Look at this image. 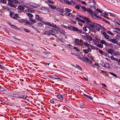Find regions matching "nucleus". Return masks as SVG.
Masks as SVG:
<instances>
[{
    "label": "nucleus",
    "mask_w": 120,
    "mask_h": 120,
    "mask_svg": "<svg viewBox=\"0 0 120 120\" xmlns=\"http://www.w3.org/2000/svg\"><path fill=\"white\" fill-rule=\"evenodd\" d=\"M88 25L90 30L94 33H96L97 30L99 31L100 30H105V29L102 26L95 22H91Z\"/></svg>",
    "instance_id": "1"
},
{
    "label": "nucleus",
    "mask_w": 120,
    "mask_h": 120,
    "mask_svg": "<svg viewBox=\"0 0 120 120\" xmlns=\"http://www.w3.org/2000/svg\"><path fill=\"white\" fill-rule=\"evenodd\" d=\"M10 16L12 18L18 20V21L21 23H24L26 24L30 25L31 23L29 22L26 20L23 19H19V18L18 15L17 14H15L13 12H10Z\"/></svg>",
    "instance_id": "2"
},
{
    "label": "nucleus",
    "mask_w": 120,
    "mask_h": 120,
    "mask_svg": "<svg viewBox=\"0 0 120 120\" xmlns=\"http://www.w3.org/2000/svg\"><path fill=\"white\" fill-rule=\"evenodd\" d=\"M26 5H24L23 6L24 7L27 8H36L39 6L38 5L32 2H30L29 4H27Z\"/></svg>",
    "instance_id": "3"
},
{
    "label": "nucleus",
    "mask_w": 120,
    "mask_h": 120,
    "mask_svg": "<svg viewBox=\"0 0 120 120\" xmlns=\"http://www.w3.org/2000/svg\"><path fill=\"white\" fill-rule=\"evenodd\" d=\"M75 42L77 45L80 46H81L83 45V41L81 40H79L78 38L75 39Z\"/></svg>",
    "instance_id": "4"
},
{
    "label": "nucleus",
    "mask_w": 120,
    "mask_h": 120,
    "mask_svg": "<svg viewBox=\"0 0 120 120\" xmlns=\"http://www.w3.org/2000/svg\"><path fill=\"white\" fill-rule=\"evenodd\" d=\"M9 5L12 7H14V5L13 4V2L15 4H17L18 3V1L17 0H8Z\"/></svg>",
    "instance_id": "5"
},
{
    "label": "nucleus",
    "mask_w": 120,
    "mask_h": 120,
    "mask_svg": "<svg viewBox=\"0 0 120 120\" xmlns=\"http://www.w3.org/2000/svg\"><path fill=\"white\" fill-rule=\"evenodd\" d=\"M72 30L77 32L79 33L83 34V33L82 30H79L77 28L73 26H72Z\"/></svg>",
    "instance_id": "6"
},
{
    "label": "nucleus",
    "mask_w": 120,
    "mask_h": 120,
    "mask_svg": "<svg viewBox=\"0 0 120 120\" xmlns=\"http://www.w3.org/2000/svg\"><path fill=\"white\" fill-rule=\"evenodd\" d=\"M42 35H48L49 36L51 35H52L54 36H56V35L53 34L51 33V30H49V31H45L42 34Z\"/></svg>",
    "instance_id": "7"
},
{
    "label": "nucleus",
    "mask_w": 120,
    "mask_h": 120,
    "mask_svg": "<svg viewBox=\"0 0 120 120\" xmlns=\"http://www.w3.org/2000/svg\"><path fill=\"white\" fill-rule=\"evenodd\" d=\"M100 42L102 44H104L106 46H111L112 45L111 44L103 40H101V41Z\"/></svg>",
    "instance_id": "8"
},
{
    "label": "nucleus",
    "mask_w": 120,
    "mask_h": 120,
    "mask_svg": "<svg viewBox=\"0 0 120 120\" xmlns=\"http://www.w3.org/2000/svg\"><path fill=\"white\" fill-rule=\"evenodd\" d=\"M83 19H84L85 21L86 22L87 24L88 25L91 22L89 19L87 17H83Z\"/></svg>",
    "instance_id": "9"
},
{
    "label": "nucleus",
    "mask_w": 120,
    "mask_h": 120,
    "mask_svg": "<svg viewBox=\"0 0 120 120\" xmlns=\"http://www.w3.org/2000/svg\"><path fill=\"white\" fill-rule=\"evenodd\" d=\"M83 19H84L85 21L86 22L87 24L88 25L91 22L89 19L87 17H83Z\"/></svg>",
    "instance_id": "10"
},
{
    "label": "nucleus",
    "mask_w": 120,
    "mask_h": 120,
    "mask_svg": "<svg viewBox=\"0 0 120 120\" xmlns=\"http://www.w3.org/2000/svg\"><path fill=\"white\" fill-rule=\"evenodd\" d=\"M11 97L15 98H19V95L17 94L10 93L9 94Z\"/></svg>",
    "instance_id": "11"
},
{
    "label": "nucleus",
    "mask_w": 120,
    "mask_h": 120,
    "mask_svg": "<svg viewBox=\"0 0 120 120\" xmlns=\"http://www.w3.org/2000/svg\"><path fill=\"white\" fill-rule=\"evenodd\" d=\"M64 15L66 16L69 17H72V18H73L74 16L71 13L68 12H65Z\"/></svg>",
    "instance_id": "12"
},
{
    "label": "nucleus",
    "mask_w": 120,
    "mask_h": 120,
    "mask_svg": "<svg viewBox=\"0 0 120 120\" xmlns=\"http://www.w3.org/2000/svg\"><path fill=\"white\" fill-rule=\"evenodd\" d=\"M91 16L93 18L95 19H98L99 18V17L98 15H97V14H93L92 13V14L91 15Z\"/></svg>",
    "instance_id": "13"
},
{
    "label": "nucleus",
    "mask_w": 120,
    "mask_h": 120,
    "mask_svg": "<svg viewBox=\"0 0 120 120\" xmlns=\"http://www.w3.org/2000/svg\"><path fill=\"white\" fill-rule=\"evenodd\" d=\"M101 15L102 16H104V17L106 19H108L109 18L108 15V14L107 12H104L102 13Z\"/></svg>",
    "instance_id": "14"
},
{
    "label": "nucleus",
    "mask_w": 120,
    "mask_h": 120,
    "mask_svg": "<svg viewBox=\"0 0 120 120\" xmlns=\"http://www.w3.org/2000/svg\"><path fill=\"white\" fill-rule=\"evenodd\" d=\"M51 33L52 34H53V33H55V34H57L58 33V30H56L55 29H52L51 30Z\"/></svg>",
    "instance_id": "15"
},
{
    "label": "nucleus",
    "mask_w": 120,
    "mask_h": 120,
    "mask_svg": "<svg viewBox=\"0 0 120 120\" xmlns=\"http://www.w3.org/2000/svg\"><path fill=\"white\" fill-rule=\"evenodd\" d=\"M86 39L89 41H92V37L89 36H87L86 37Z\"/></svg>",
    "instance_id": "16"
},
{
    "label": "nucleus",
    "mask_w": 120,
    "mask_h": 120,
    "mask_svg": "<svg viewBox=\"0 0 120 120\" xmlns=\"http://www.w3.org/2000/svg\"><path fill=\"white\" fill-rule=\"evenodd\" d=\"M114 50L112 49H110L108 51V52L111 54H112L114 53Z\"/></svg>",
    "instance_id": "17"
},
{
    "label": "nucleus",
    "mask_w": 120,
    "mask_h": 120,
    "mask_svg": "<svg viewBox=\"0 0 120 120\" xmlns=\"http://www.w3.org/2000/svg\"><path fill=\"white\" fill-rule=\"evenodd\" d=\"M50 26L57 29H58V31H59L60 30V29L59 28V27H57L56 25L54 24L53 23H52V24H51V26Z\"/></svg>",
    "instance_id": "18"
},
{
    "label": "nucleus",
    "mask_w": 120,
    "mask_h": 120,
    "mask_svg": "<svg viewBox=\"0 0 120 120\" xmlns=\"http://www.w3.org/2000/svg\"><path fill=\"white\" fill-rule=\"evenodd\" d=\"M35 17L37 19L40 21L42 19V18L40 17L39 15H35Z\"/></svg>",
    "instance_id": "19"
},
{
    "label": "nucleus",
    "mask_w": 120,
    "mask_h": 120,
    "mask_svg": "<svg viewBox=\"0 0 120 120\" xmlns=\"http://www.w3.org/2000/svg\"><path fill=\"white\" fill-rule=\"evenodd\" d=\"M86 10V11L88 13H89L91 15L93 13L92 10L89 8H87Z\"/></svg>",
    "instance_id": "20"
},
{
    "label": "nucleus",
    "mask_w": 120,
    "mask_h": 120,
    "mask_svg": "<svg viewBox=\"0 0 120 120\" xmlns=\"http://www.w3.org/2000/svg\"><path fill=\"white\" fill-rule=\"evenodd\" d=\"M103 66L104 67L106 68H109V64L106 63H105L103 64Z\"/></svg>",
    "instance_id": "21"
},
{
    "label": "nucleus",
    "mask_w": 120,
    "mask_h": 120,
    "mask_svg": "<svg viewBox=\"0 0 120 120\" xmlns=\"http://www.w3.org/2000/svg\"><path fill=\"white\" fill-rule=\"evenodd\" d=\"M57 97L59 99L61 100H63V96L61 94H59L57 96Z\"/></svg>",
    "instance_id": "22"
},
{
    "label": "nucleus",
    "mask_w": 120,
    "mask_h": 120,
    "mask_svg": "<svg viewBox=\"0 0 120 120\" xmlns=\"http://www.w3.org/2000/svg\"><path fill=\"white\" fill-rule=\"evenodd\" d=\"M109 41L113 43H116V40L114 39H111Z\"/></svg>",
    "instance_id": "23"
},
{
    "label": "nucleus",
    "mask_w": 120,
    "mask_h": 120,
    "mask_svg": "<svg viewBox=\"0 0 120 120\" xmlns=\"http://www.w3.org/2000/svg\"><path fill=\"white\" fill-rule=\"evenodd\" d=\"M110 58L112 60H115V61H117L118 59L116 58H115L113 56H110Z\"/></svg>",
    "instance_id": "24"
},
{
    "label": "nucleus",
    "mask_w": 120,
    "mask_h": 120,
    "mask_svg": "<svg viewBox=\"0 0 120 120\" xmlns=\"http://www.w3.org/2000/svg\"><path fill=\"white\" fill-rule=\"evenodd\" d=\"M113 55H120V53L118 51L116 52L114 51Z\"/></svg>",
    "instance_id": "25"
},
{
    "label": "nucleus",
    "mask_w": 120,
    "mask_h": 120,
    "mask_svg": "<svg viewBox=\"0 0 120 120\" xmlns=\"http://www.w3.org/2000/svg\"><path fill=\"white\" fill-rule=\"evenodd\" d=\"M84 96L86 97L87 98L91 100H92V98L90 96L85 94H84Z\"/></svg>",
    "instance_id": "26"
},
{
    "label": "nucleus",
    "mask_w": 120,
    "mask_h": 120,
    "mask_svg": "<svg viewBox=\"0 0 120 120\" xmlns=\"http://www.w3.org/2000/svg\"><path fill=\"white\" fill-rule=\"evenodd\" d=\"M58 39L63 43H64L65 42V40L64 39H61L60 38H58Z\"/></svg>",
    "instance_id": "27"
},
{
    "label": "nucleus",
    "mask_w": 120,
    "mask_h": 120,
    "mask_svg": "<svg viewBox=\"0 0 120 120\" xmlns=\"http://www.w3.org/2000/svg\"><path fill=\"white\" fill-rule=\"evenodd\" d=\"M27 96H25V95H22L21 97L19 96V98H22L24 99H26L27 98Z\"/></svg>",
    "instance_id": "28"
},
{
    "label": "nucleus",
    "mask_w": 120,
    "mask_h": 120,
    "mask_svg": "<svg viewBox=\"0 0 120 120\" xmlns=\"http://www.w3.org/2000/svg\"><path fill=\"white\" fill-rule=\"evenodd\" d=\"M52 77L53 79H60V78L55 75H54Z\"/></svg>",
    "instance_id": "29"
},
{
    "label": "nucleus",
    "mask_w": 120,
    "mask_h": 120,
    "mask_svg": "<svg viewBox=\"0 0 120 120\" xmlns=\"http://www.w3.org/2000/svg\"><path fill=\"white\" fill-rule=\"evenodd\" d=\"M97 46L99 48H102L103 47V45L101 44H98L97 45Z\"/></svg>",
    "instance_id": "30"
},
{
    "label": "nucleus",
    "mask_w": 120,
    "mask_h": 120,
    "mask_svg": "<svg viewBox=\"0 0 120 120\" xmlns=\"http://www.w3.org/2000/svg\"><path fill=\"white\" fill-rule=\"evenodd\" d=\"M88 58L87 57H83L82 58V60L85 61H87V60H88Z\"/></svg>",
    "instance_id": "31"
},
{
    "label": "nucleus",
    "mask_w": 120,
    "mask_h": 120,
    "mask_svg": "<svg viewBox=\"0 0 120 120\" xmlns=\"http://www.w3.org/2000/svg\"><path fill=\"white\" fill-rule=\"evenodd\" d=\"M18 8L20 10H23L24 9L23 7L21 6H18Z\"/></svg>",
    "instance_id": "32"
},
{
    "label": "nucleus",
    "mask_w": 120,
    "mask_h": 120,
    "mask_svg": "<svg viewBox=\"0 0 120 120\" xmlns=\"http://www.w3.org/2000/svg\"><path fill=\"white\" fill-rule=\"evenodd\" d=\"M83 44L85 46L87 47L90 46V45H89L87 42H84L83 43Z\"/></svg>",
    "instance_id": "33"
},
{
    "label": "nucleus",
    "mask_w": 120,
    "mask_h": 120,
    "mask_svg": "<svg viewBox=\"0 0 120 120\" xmlns=\"http://www.w3.org/2000/svg\"><path fill=\"white\" fill-rule=\"evenodd\" d=\"M27 15L30 17V18H32L33 17V15L30 13H27Z\"/></svg>",
    "instance_id": "34"
},
{
    "label": "nucleus",
    "mask_w": 120,
    "mask_h": 120,
    "mask_svg": "<svg viewBox=\"0 0 120 120\" xmlns=\"http://www.w3.org/2000/svg\"><path fill=\"white\" fill-rule=\"evenodd\" d=\"M0 2L3 4H6V0H0Z\"/></svg>",
    "instance_id": "35"
},
{
    "label": "nucleus",
    "mask_w": 120,
    "mask_h": 120,
    "mask_svg": "<svg viewBox=\"0 0 120 120\" xmlns=\"http://www.w3.org/2000/svg\"><path fill=\"white\" fill-rule=\"evenodd\" d=\"M33 23H35V20L34 19L32 18H30L29 19Z\"/></svg>",
    "instance_id": "36"
},
{
    "label": "nucleus",
    "mask_w": 120,
    "mask_h": 120,
    "mask_svg": "<svg viewBox=\"0 0 120 120\" xmlns=\"http://www.w3.org/2000/svg\"><path fill=\"white\" fill-rule=\"evenodd\" d=\"M81 8L82 10L84 11H86V10H87V8L84 6H82L81 7Z\"/></svg>",
    "instance_id": "37"
},
{
    "label": "nucleus",
    "mask_w": 120,
    "mask_h": 120,
    "mask_svg": "<svg viewBox=\"0 0 120 120\" xmlns=\"http://www.w3.org/2000/svg\"><path fill=\"white\" fill-rule=\"evenodd\" d=\"M65 11H67L66 12H70L71 11V10L70 9H69L68 8H66L65 9Z\"/></svg>",
    "instance_id": "38"
},
{
    "label": "nucleus",
    "mask_w": 120,
    "mask_h": 120,
    "mask_svg": "<svg viewBox=\"0 0 120 120\" xmlns=\"http://www.w3.org/2000/svg\"><path fill=\"white\" fill-rule=\"evenodd\" d=\"M86 62L90 64H92V61L90 60L88 58V60H87Z\"/></svg>",
    "instance_id": "39"
},
{
    "label": "nucleus",
    "mask_w": 120,
    "mask_h": 120,
    "mask_svg": "<svg viewBox=\"0 0 120 120\" xmlns=\"http://www.w3.org/2000/svg\"><path fill=\"white\" fill-rule=\"evenodd\" d=\"M109 74L112 75L113 76H114L116 77H117L116 75L114 73H113L112 72H109Z\"/></svg>",
    "instance_id": "40"
},
{
    "label": "nucleus",
    "mask_w": 120,
    "mask_h": 120,
    "mask_svg": "<svg viewBox=\"0 0 120 120\" xmlns=\"http://www.w3.org/2000/svg\"><path fill=\"white\" fill-rule=\"evenodd\" d=\"M72 26L71 25L70 26H68L67 29L69 30H72Z\"/></svg>",
    "instance_id": "41"
},
{
    "label": "nucleus",
    "mask_w": 120,
    "mask_h": 120,
    "mask_svg": "<svg viewBox=\"0 0 120 120\" xmlns=\"http://www.w3.org/2000/svg\"><path fill=\"white\" fill-rule=\"evenodd\" d=\"M98 39H97V38L95 37V40H94L93 41L94 42V43L96 44L97 43V41L98 42Z\"/></svg>",
    "instance_id": "42"
},
{
    "label": "nucleus",
    "mask_w": 120,
    "mask_h": 120,
    "mask_svg": "<svg viewBox=\"0 0 120 120\" xmlns=\"http://www.w3.org/2000/svg\"><path fill=\"white\" fill-rule=\"evenodd\" d=\"M96 10L97 12H98L100 13H102V11L99 9H97Z\"/></svg>",
    "instance_id": "43"
},
{
    "label": "nucleus",
    "mask_w": 120,
    "mask_h": 120,
    "mask_svg": "<svg viewBox=\"0 0 120 120\" xmlns=\"http://www.w3.org/2000/svg\"><path fill=\"white\" fill-rule=\"evenodd\" d=\"M45 24L50 26H51V23L49 22H46Z\"/></svg>",
    "instance_id": "44"
},
{
    "label": "nucleus",
    "mask_w": 120,
    "mask_h": 120,
    "mask_svg": "<svg viewBox=\"0 0 120 120\" xmlns=\"http://www.w3.org/2000/svg\"><path fill=\"white\" fill-rule=\"evenodd\" d=\"M83 51L86 54H87L88 52H89V51H88V50L87 49H85L83 50Z\"/></svg>",
    "instance_id": "45"
},
{
    "label": "nucleus",
    "mask_w": 120,
    "mask_h": 120,
    "mask_svg": "<svg viewBox=\"0 0 120 120\" xmlns=\"http://www.w3.org/2000/svg\"><path fill=\"white\" fill-rule=\"evenodd\" d=\"M65 46H67V47L69 48H71V45L68 44H65Z\"/></svg>",
    "instance_id": "46"
},
{
    "label": "nucleus",
    "mask_w": 120,
    "mask_h": 120,
    "mask_svg": "<svg viewBox=\"0 0 120 120\" xmlns=\"http://www.w3.org/2000/svg\"><path fill=\"white\" fill-rule=\"evenodd\" d=\"M49 7L51 8H53L54 9H56V6H54L52 5H50L49 6Z\"/></svg>",
    "instance_id": "47"
},
{
    "label": "nucleus",
    "mask_w": 120,
    "mask_h": 120,
    "mask_svg": "<svg viewBox=\"0 0 120 120\" xmlns=\"http://www.w3.org/2000/svg\"><path fill=\"white\" fill-rule=\"evenodd\" d=\"M11 27L13 28L14 29H18V28L17 27L15 26V25H13Z\"/></svg>",
    "instance_id": "48"
},
{
    "label": "nucleus",
    "mask_w": 120,
    "mask_h": 120,
    "mask_svg": "<svg viewBox=\"0 0 120 120\" xmlns=\"http://www.w3.org/2000/svg\"><path fill=\"white\" fill-rule=\"evenodd\" d=\"M73 49H75L77 51H79V49L78 47H74Z\"/></svg>",
    "instance_id": "49"
},
{
    "label": "nucleus",
    "mask_w": 120,
    "mask_h": 120,
    "mask_svg": "<svg viewBox=\"0 0 120 120\" xmlns=\"http://www.w3.org/2000/svg\"><path fill=\"white\" fill-rule=\"evenodd\" d=\"M99 52L102 55L103 54V53H104V52L100 49H99Z\"/></svg>",
    "instance_id": "50"
},
{
    "label": "nucleus",
    "mask_w": 120,
    "mask_h": 120,
    "mask_svg": "<svg viewBox=\"0 0 120 120\" xmlns=\"http://www.w3.org/2000/svg\"><path fill=\"white\" fill-rule=\"evenodd\" d=\"M27 11L28 12L30 13H33L34 12V11H32L30 9H28L27 10Z\"/></svg>",
    "instance_id": "51"
},
{
    "label": "nucleus",
    "mask_w": 120,
    "mask_h": 120,
    "mask_svg": "<svg viewBox=\"0 0 120 120\" xmlns=\"http://www.w3.org/2000/svg\"><path fill=\"white\" fill-rule=\"evenodd\" d=\"M109 14H110V16L111 17H113L114 18L116 16L114 14H111L110 13H109Z\"/></svg>",
    "instance_id": "52"
},
{
    "label": "nucleus",
    "mask_w": 120,
    "mask_h": 120,
    "mask_svg": "<svg viewBox=\"0 0 120 120\" xmlns=\"http://www.w3.org/2000/svg\"><path fill=\"white\" fill-rule=\"evenodd\" d=\"M91 65L93 67L95 66H99L98 64V63H95L94 64V65Z\"/></svg>",
    "instance_id": "53"
},
{
    "label": "nucleus",
    "mask_w": 120,
    "mask_h": 120,
    "mask_svg": "<svg viewBox=\"0 0 120 120\" xmlns=\"http://www.w3.org/2000/svg\"><path fill=\"white\" fill-rule=\"evenodd\" d=\"M61 26L65 28L66 29H67L68 26H66L65 25H61Z\"/></svg>",
    "instance_id": "54"
},
{
    "label": "nucleus",
    "mask_w": 120,
    "mask_h": 120,
    "mask_svg": "<svg viewBox=\"0 0 120 120\" xmlns=\"http://www.w3.org/2000/svg\"><path fill=\"white\" fill-rule=\"evenodd\" d=\"M104 37L106 39H108L109 38V36L107 34L105 35Z\"/></svg>",
    "instance_id": "55"
},
{
    "label": "nucleus",
    "mask_w": 120,
    "mask_h": 120,
    "mask_svg": "<svg viewBox=\"0 0 120 120\" xmlns=\"http://www.w3.org/2000/svg\"><path fill=\"white\" fill-rule=\"evenodd\" d=\"M107 33L109 34L110 35H113V34H112V33L110 31H107Z\"/></svg>",
    "instance_id": "56"
},
{
    "label": "nucleus",
    "mask_w": 120,
    "mask_h": 120,
    "mask_svg": "<svg viewBox=\"0 0 120 120\" xmlns=\"http://www.w3.org/2000/svg\"><path fill=\"white\" fill-rule=\"evenodd\" d=\"M101 34H102L104 35V36L105 35L107 34H106V33H105V32L104 31H101Z\"/></svg>",
    "instance_id": "57"
},
{
    "label": "nucleus",
    "mask_w": 120,
    "mask_h": 120,
    "mask_svg": "<svg viewBox=\"0 0 120 120\" xmlns=\"http://www.w3.org/2000/svg\"><path fill=\"white\" fill-rule=\"evenodd\" d=\"M24 30L26 32L28 33L30 32V30H29L25 28L24 29Z\"/></svg>",
    "instance_id": "58"
},
{
    "label": "nucleus",
    "mask_w": 120,
    "mask_h": 120,
    "mask_svg": "<svg viewBox=\"0 0 120 120\" xmlns=\"http://www.w3.org/2000/svg\"><path fill=\"white\" fill-rule=\"evenodd\" d=\"M60 33H61L62 34H64V33L65 32L63 30H60L59 31Z\"/></svg>",
    "instance_id": "59"
},
{
    "label": "nucleus",
    "mask_w": 120,
    "mask_h": 120,
    "mask_svg": "<svg viewBox=\"0 0 120 120\" xmlns=\"http://www.w3.org/2000/svg\"><path fill=\"white\" fill-rule=\"evenodd\" d=\"M90 46L91 47L92 49H95L96 48V47H95L91 45H90Z\"/></svg>",
    "instance_id": "60"
},
{
    "label": "nucleus",
    "mask_w": 120,
    "mask_h": 120,
    "mask_svg": "<svg viewBox=\"0 0 120 120\" xmlns=\"http://www.w3.org/2000/svg\"><path fill=\"white\" fill-rule=\"evenodd\" d=\"M47 2L50 3H51V4L53 3V2L51 0H48L47 1Z\"/></svg>",
    "instance_id": "61"
},
{
    "label": "nucleus",
    "mask_w": 120,
    "mask_h": 120,
    "mask_svg": "<svg viewBox=\"0 0 120 120\" xmlns=\"http://www.w3.org/2000/svg\"><path fill=\"white\" fill-rule=\"evenodd\" d=\"M62 2L63 3H66L67 4V1L66 0H62Z\"/></svg>",
    "instance_id": "62"
},
{
    "label": "nucleus",
    "mask_w": 120,
    "mask_h": 120,
    "mask_svg": "<svg viewBox=\"0 0 120 120\" xmlns=\"http://www.w3.org/2000/svg\"><path fill=\"white\" fill-rule=\"evenodd\" d=\"M0 68L2 69H4V68L0 64Z\"/></svg>",
    "instance_id": "63"
},
{
    "label": "nucleus",
    "mask_w": 120,
    "mask_h": 120,
    "mask_svg": "<svg viewBox=\"0 0 120 120\" xmlns=\"http://www.w3.org/2000/svg\"><path fill=\"white\" fill-rule=\"evenodd\" d=\"M83 30L85 31H86L87 30L86 29V27H83Z\"/></svg>",
    "instance_id": "64"
}]
</instances>
